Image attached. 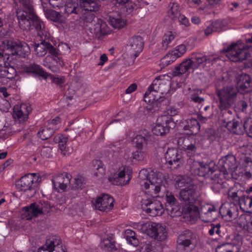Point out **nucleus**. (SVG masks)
I'll return each instance as SVG.
<instances>
[{
  "label": "nucleus",
  "mask_w": 252,
  "mask_h": 252,
  "mask_svg": "<svg viewBox=\"0 0 252 252\" xmlns=\"http://www.w3.org/2000/svg\"><path fill=\"white\" fill-rule=\"evenodd\" d=\"M177 252H191L198 243L196 235L186 230L183 231L177 239Z\"/></svg>",
  "instance_id": "nucleus-7"
},
{
  "label": "nucleus",
  "mask_w": 252,
  "mask_h": 252,
  "mask_svg": "<svg viewBox=\"0 0 252 252\" xmlns=\"http://www.w3.org/2000/svg\"><path fill=\"white\" fill-rule=\"evenodd\" d=\"M49 48L48 52L49 54L48 56H51L52 57L57 59L59 62V65H64V63L63 60L62 58L61 57L62 51H60L59 49H57L53 46L50 43L49 44Z\"/></svg>",
  "instance_id": "nucleus-44"
},
{
  "label": "nucleus",
  "mask_w": 252,
  "mask_h": 252,
  "mask_svg": "<svg viewBox=\"0 0 252 252\" xmlns=\"http://www.w3.org/2000/svg\"><path fill=\"white\" fill-rule=\"evenodd\" d=\"M178 199L185 204L188 205V211L189 213L199 214V208L197 204L202 202L201 195L196 190L194 185L181 189L178 196Z\"/></svg>",
  "instance_id": "nucleus-3"
},
{
  "label": "nucleus",
  "mask_w": 252,
  "mask_h": 252,
  "mask_svg": "<svg viewBox=\"0 0 252 252\" xmlns=\"http://www.w3.org/2000/svg\"><path fill=\"white\" fill-rule=\"evenodd\" d=\"M141 203L142 210L151 216H160L164 212L161 202L154 198L145 196L141 199Z\"/></svg>",
  "instance_id": "nucleus-8"
},
{
  "label": "nucleus",
  "mask_w": 252,
  "mask_h": 252,
  "mask_svg": "<svg viewBox=\"0 0 252 252\" xmlns=\"http://www.w3.org/2000/svg\"><path fill=\"white\" fill-rule=\"evenodd\" d=\"M242 239L241 236L239 234L233 235L231 242L217 246L216 251V252H238L242 244Z\"/></svg>",
  "instance_id": "nucleus-14"
},
{
  "label": "nucleus",
  "mask_w": 252,
  "mask_h": 252,
  "mask_svg": "<svg viewBox=\"0 0 252 252\" xmlns=\"http://www.w3.org/2000/svg\"><path fill=\"white\" fill-rule=\"evenodd\" d=\"M32 110L31 106L28 104L23 103L20 106L16 105L13 108V117L16 121H19L20 123L24 122L28 120Z\"/></svg>",
  "instance_id": "nucleus-22"
},
{
  "label": "nucleus",
  "mask_w": 252,
  "mask_h": 252,
  "mask_svg": "<svg viewBox=\"0 0 252 252\" xmlns=\"http://www.w3.org/2000/svg\"><path fill=\"white\" fill-rule=\"evenodd\" d=\"M101 248L105 251L111 252L116 250L115 245L113 242L109 239H104L101 243Z\"/></svg>",
  "instance_id": "nucleus-54"
},
{
  "label": "nucleus",
  "mask_w": 252,
  "mask_h": 252,
  "mask_svg": "<svg viewBox=\"0 0 252 252\" xmlns=\"http://www.w3.org/2000/svg\"><path fill=\"white\" fill-rule=\"evenodd\" d=\"M37 35L41 38V41L40 43H34L33 45L34 50L35 54L39 57H43L45 56L49 48L50 42L45 40L46 37L48 36L47 32L44 30V34L40 36L38 32Z\"/></svg>",
  "instance_id": "nucleus-26"
},
{
  "label": "nucleus",
  "mask_w": 252,
  "mask_h": 252,
  "mask_svg": "<svg viewBox=\"0 0 252 252\" xmlns=\"http://www.w3.org/2000/svg\"><path fill=\"white\" fill-rule=\"evenodd\" d=\"M48 247L51 252H67L65 246H63L61 239L57 236L48 238Z\"/></svg>",
  "instance_id": "nucleus-29"
},
{
  "label": "nucleus",
  "mask_w": 252,
  "mask_h": 252,
  "mask_svg": "<svg viewBox=\"0 0 252 252\" xmlns=\"http://www.w3.org/2000/svg\"><path fill=\"white\" fill-rule=\"evenodd\" d=\"M7 79H12L16 75V69L9 64L7 68Z\"/></svg>",
  "instance_id": "nucleus-64"
},
{
  "label": "nucleus",
  "mask_w": 252,
  "mask_h": 252,
  "mask_svg": "<svg viewBox=\"0 0 252 252\" xmlns=\"http://www.w3.org/2000/svg\"><path fill=\"white\" fill-rule=\"evenodd\" d=\"M225 126L229 131L235 134H240L243 132L242 123L234 119Z\"/></svg>",
  "instance_id": "nucleus-42"
},
{
  "label": "nucleus",
  "mask_w": 252,
  "mask_h": 252,
  "mask_svg": "<svg viewBox=\"0 0 252 252\" xmlns=\"http://www.w3.org/2000/svg\"><path fill=\"white\" fill-rule=\"evenodd\" d=\"M177 56L181 57L187 51L186 46L184 44H181L177 46L172 50Z\"/></svg>",
  "instance_id": "nucleus-60"
},
{
  "label": "nucleus",
  "mask_w": 252,
  "mask_h": 252,
  "mask_svg": "<svg viewBox=\"0 0 252 252\" xmlns=\"http://www.w3.org/2000/svg\"><path fill=\"white\" fill-rule=\"evenodd\" d=\"M238 205L241 207L243 206L244 208L252 210V195L249 196L244 194Z\"/></svg>",
  "instance_id": "nucleus-50"
},
{
  "label": "nucleus",
  "mask_w": 252,
  "mask_h": 252,
  "mask_svg": "<svg viewBox=\"0 0 252 252\" xmlns=\"http://www.w3.org/2000/svg\"><path fill=\"white\" fill-rule=\"evenodd\" d=\"M118 5L122 6V10L127 14L130 13L136 7V5L132 0H128L125 3Z\"/></svg>",
  "instance_id": "nucleus-49"
},
{
  "label": "nucleus",
  "mask_w": 252,
  "mask_h": 252,
  "mask_svg": "<svg viewBox=\"0 0 252 252\" xmlns=\"http://www.w3.org/2000/svg\"><path fill=\"white\" fill-rule=\"evenodd\" d=\"M217 134L216 131L212 128H207L205 131V136L212 141L216 140Z\"/></svg>",
  "instance_id": "nucleus-61"
},
{
  "label": "nucleus",
  "mask_w": 252,
  "mask_h": 252,
  "mask_svg": "<svg viewBox=\"0 0 252 252\" xmlns=\"http://www.w3.org/2000/svg\"><path fill=\"white\" fill-rule=\"evenodd\" d=\"M200 126L198 121L195 118L188 119L185 121V125L183 127L184 130H188V134L194 135L199 131Z\"/></svg>",
  "instance_id": "nucleus-31"
},
{
  "label": "nucleus",
  "mask_w": 252,
  "mask_h": 252,
  "mask_svg": "<svg viewBox=\"0 0 252 252\" xmlns=\"http://www.w3.org/2000/svg\"><path fill=\"white\" fill-rule=\"evenodd\" d=\"M175 38V36L171 32H168L165 33L162 38V49L166 50L168 47L169 44Z\"/></svg>",
  "instance_id": "nucleus-52"
},
{
  "label": "nucleus",
  "mask_w": 252,
  "mask_h": 252,
  "mask_svg": "<svg viewBox=\"0 0 252 252\" xmlns=\"http://www.w3.org/2000/svg\"><path fill=\"white\" fill-rule=\"evenodd\" d=\"M193 185L191 179L187 176H179L175 179V187L176 189L185 188Z\"/></svg>",
  "instance_id": "nucleus-35"
},
{
  "label": "nucleus",
  "mask_w": 252,
  "mask_h": 252,
  "mask_svg": "<svg viewBox=\"0 0 252 252\" xmlns=\"http://www.w3.org/2000/svg\"><path fill=\"white\" fill-rule=\"evenodd\" d=\"M197 206L199 208V213L197 215L193 213L195 217L199 215L201 218H205L206 219H203V220L206 222L210 221L216 219L218 210L214 206L205 204L202 198V202L200 204H197Z\"/></svg>",
  "instance_id": "nucleus-11"
},
{
  "label": "nucleus",
  "mask_w": 252,
  "mask_h": 252,
  "mask_svg": "<svg viewBox=\"0 0 252 252\" xmlns=\"http://www.w3.org/2000/svg\"><path fill=\"white\" fill-rule=\"evenodd\" d=\"M8 63L3 62L0 63V77L7 78V68Z\"/></svg>",
  "instance_id": "nucleus-59"
},
{
  "label": "nucleus",
  "mask_w": 252,
  "mask_h": 252,
  "mask_svg": "<svg viewBox=\"0 0 252 252\" xmlns=\"http://www.w3.org/2000/svg\"><path fill=\"white\" fill-rule=\"evenodd\" d=\"M212 176L213 179H210L212 181L211 188L214 191L218 192L222 188V185L221 180L220 178V171L213 169V174Z\"/></svg>",
  "instance_id": "nucleus-38"
},
{
  "label": "nucleus",
  "mask_w": 252,
  "mask_h": 252,
  "mask_svg": "<svg viewBox=\"0 0 252 252\" xmlns=\"http://www.w3.org/2000/svg\"><path fill=\"white\" fill-rule=\"evenodd\" d=\"M222 27V22L220 20H216L212 22L204 30V33L208 36L212 34L213 32H220L221 31Z\"/></svg>",
  "instance_id": "nucleus-40"
},
{
  "label": "nucleus",
  "mask_w": 252,
  "mask_h": 252,
  "mask_svg": "<svg viewBox=\"0 0 252 252\" xmlns=\"http://www.w3.org/2000/svg\"><path fill=\"white\" fill-rule=\"evenodd\" d=\"M41 155L44 158L52 157V148L50 147H43L41 150Z\"/></svg>",
  "instance_id": "nucleus-63"
},
{
  "label": "nucleus",
  "mask_w": 252,
  "mask_h": 252,
  "mask_svg": "<svg viewBox=\"0 0 252 252\" xmlns=\"http://www.w3.org/2000/svg\"><path fill=\"white\" fill-rule=\"evenodd\" d=\"M57 130L56 127L46 126L41 128L38 132L37 135L42 140L50 138Z\"/></svg>",
  "instance_id": "nucleus-39"
},
{
  "label": "nucleus",
  "mask_w": 252,
  "mask_h": 252,
  "mask_svg": "<svg viewBox=\"0 0 252 252\" xmlns=\"http://www.w3.org/2000/svg\"><path fill=\"white\" fill-rule=\"evenodd\" d=\"M22 211L21 218L27 220H31L42 215L37 202L31 203L29 206L23 207Z\"/></svg>",
  "instance_id": "nucleus-23"
},
{
  "label": "nucleus",
  "mask_w": 252,
  "mask_h": 252,
  "mask_svg": "<svg viewBox=\"0 0 252 252\" xmlns=\"http://www.w3.org/2000/svg\"><path fill=\"white\" fill-rule=\"evenodd\" d=\"M160 84L159 80L158 77L153 81L144 94V98L146 102L152 104L158 100L160 96L158 93H161L160 92Z\"/></svg>",
  "instance_id": "nucleus-17"
},
{
  "label": "nucleus",
  "mask_w": 252,
  "mask_h": 252,
  "mask_svg": "<svg viewBox=\"0 0 252 252\" xmlns=\"http://www.w3.org/2000/svg\"><path fill=\"white\" fill-rule=\"evenodd\" d=\"M15 5L20 3V8L16 10V16L20 28L29 31L35 28L38 34L42 36L44 33V25L35 14L32 2L31 0H13Z\"/></svg>",
  "instance_id": "nucleus-1"
},
{
  "label": "nucleus",
  "mask_w": 252,
  "mask_h": 252,
  "mask_svg": "<svg viewBox=\"0 0 252 252\" xmlns=\"http://www.w3.org/2000/svg\"><path fill=\"white\" fill-rule=\"evenodd\" d=\"M96 209L100 211L108 212L113 207L114 199L108 194H102L92 201Z\"/></svg>",
  "instance_id": "nucleus-15"
},
{
  "label": "nucleus",
  "mask_w": 252,
  "mask_h": 252,
  "mask_svg": "<svg viewBox=\"0 0 252 252\" xmlns=\"http://www.w3.org/2000/svg\"><path fill=\"white\" fill-rule=\"evenodd\" d=\"M225 111L221 113V115L220 116L221 121L225 125L229 124V122H231L232 121L234 120L233 115L232 113L230 110H224Z\"/></svg>",
  "instance_id": "nucleus-53"
},
{
  "label": "nucleus",
  "mask_w": 252,
  "mask_h": 252,
  "mask_svg": "<svg viewBox=\"0 0 252 252\" xmlns=\"http://www.w3.org/2000/svg\"><path fill=\"white\" fill-rule=\"evenodd\" d=\"M220 227L221 225L220 223L214 224L212 223L210 225V228L208 230V233L210 235L213 236L216 234L219 236H220Z\"/></svg>",
  "instance_id": "nucleus-55"
},
{
  "label": "nucleus",
  "mask_w": 252,
  "mask_h": 252,
  "mask_svg": "<svg viewBox=\"0 0 252 252\" xmlns=\"http://www.w3.org/2000/svg\"><path fill=\"white\" fill-rule=\"evenodd\" d=\"M93 165L94 169L97 170L94 173V175L96 177H100L103 176L105 173L104 168L103 167L102 162L99 159H95L93 161Z\"/></svg>",
  "instance_id": "nucleus-47"
},
{
  "label": "nucleus",
  "mask_w": 252,
  "mask_h": 252,
  "mask_svg": "<svg viewBox=\"0 0 252 252\" xmlns=\"http://www.w3.org/2000/svg\"><path fill=\"white\" fill-rule=\"evenodd\" d=\"M165 207L168 214L171 217L180 216L182 214L178 201L172 192L166 193Z\"/></svg>",
  "instance_id": "nucleus-18"
},
{
  "label": "nucleus",
  "mask_w": 252,
  "mask_h": 252,
  "mask_svg": "<svg viewBox=\"0 0 252 252\" xmlns=\"http://www.w3.org/2000/svg\"><path fill=\"white\" fill-rule=\"evenodd\" d=\"M191 170L195 175L213 179V177L212 176L213 174V169L209 164L198 163V167L196 168L192 167Z\"/></svg>",
  "instance_id": "nucleus-27"
},
{
  "label": "nucleus",
  "mask_w": 252,
  "mask_h": 252,
  "mask_svg": "<svg viewBox=\"0 0 252 252\" xmlns=\"http://www.w3.org/2000/svg\"><path fill=\"white\" fill-rule=\"evenodd\" d=\"M139 183L142 189L151 196H157L161 189V187L164 179L163 174L157 170L148 171L143 169L139 172Z\"/></svg>",
  "instance_id": "nucleus-2"
},
{
  "label": "nucleus",
  "mask_w": 252,
  "mask_h": 252,
  "mask_svg": "<svg viewBox=\"0 0 252 252\" xmlns=\"http://www.w3.org/2000/svg\"><path fill=\"white\" fill-rule=\"evenodd\" d=\"M240 220V225L243 226L244 229L252 234V215L250 214L241 215Z\"/></svg>",
  "instance_id": "nucleus-37"
},
{
  "label": "nucleus",
  "mask_w": 252,
  "mask_h": 252,
  "mask_svg": "<svg viewBox=\"0 0 252 252\" xmlns=\"http://www.w3.org/2000/svg\"><path fill=\"white\" fill-rule=\"evenodd\" d=\"M236 81L238 92L246 94L252 91V79L249 75L242 73L238 76Z\"/></svg>",
  "instance_id": "nucleus-21"
},
{
  "label": "nucleus",
  "mask_w": 252,
  "mask_h": 252,
  "mask_svg": "<svg viewBox=\"0 0 252 252\" xmlns=\"http://www.w3.org/2000/svg\"><path fill=\"white\" fill-rule=\"evenodd\" d=\"M43 65L50 69L53 67L59 68L60 66H63L59 65V62L57 59L48 55L44 59Z\"/></svg>",
  "instance_id": "nucleus-46"
},
{
  "label": "nucleus",
  "mask_w": 252,
  "mask_h": 252,
  "mask_svg": "<svg viewBox=\"0 0 252 252\" xmlns=\"http://www.w3.org/2000/svg\"><path fill=\"white\" fill-rule=\"evenodd\" d=\"M221 170L227 173H232L237 168L236 158L233 155H228L221 158L219 161Z\"/></svg>",
  "instance_id": "nucleus-20"
},
{
  "label": "nucleus",
  "mask_w": 252,
  "mask_h": 252,
  "mask_svg": "<svg viewBox=\"0 0 252 252\" xmlns=\"http://www.w3.org/2000/svg\"><path fill=\"white\" fill-rule=\"evenodd\" d=\"M46 17L54 22H58L60 20L61 14L55 10L47 9L45 11Z\"/></svg>",
  "instance_id": "nucleus-51"
},
{
  "label": "nucleus",
  "mask_w": 252,
  "mask_h": 252,
  "mask_svg": "<svg viewBox=\"0 0 252 252\" xmlns=\"http://www.w3.org/2000/svg\"><path fill=\"white\" fill-rule=\"evenodd\" d=\"M174 126L175 124L170 116H161L157 119L156 125L153 128L152 132L156 135L162 136L168 133L170 128Z\"/></svg>",
  "instance_id": "nucleus-9"
},
{
  "label": "nucleus",
  "mask_w": 252,
  "mask_h": 252,
  "mask_svg": "<svg viewBox=\"0 0 252 252\" xmlns=\"http://www.w3.org/2000/svg\"><path fill=\"white\" fill-rule=\"evenodd\" d=\"M189 69L193 70V65L190 58L184 59L178 66L172 70V75L179 76L187 73Z\"/></svg>",
  "instance_id": "nucleus-28"
},
{
  "label": "nucleus",
  "mask_w": 252,
  "mask_h": 252,
  "mask_svg": "<svg viewBox=\"0 0 252 252\" xmlns=\"http://www.w3.org/2000/svg\"><path fill=\"white\" fill-rule=\"evenodd\" d=\"M144 46L142 37L139 35H135L131 37L126 46V50L129 55L135 59L142 52Z\"/></svg>",
  "instance_id": "nucleus-13"
},
{
  "label": "nucleus",
  "mask_w": 252,
  "mask_h": 252,
  "mask_svg": "<svg viewBox=\"0 0 252 252\" xmlns=\"http://www.w3.org/2000/svg\"><path fill=\"white\" fill-rule=\"evenodd\" d=\"M1 47L4 51L8 52V54L17 55L25 58L30 53V48L25 42L13 39H4L1 43Z\"/></svg>",
  "instance_id": "nucleus-6"
},
{
  "label": "nucleus",
  "mask_w": 252,
  "mask_h": 252,
  "mask_svg": "<svg viewBox=\"0 0 252 252\" xmlns=\"http://www.w3.org/2000/svg\"><path fill=\"white\" fill-rule=\"evenodd\" d=\"M150 137L146 136L144 137L142 135H138L133 139V142L135 144L137 149H143L145 145L148 144V141Z\"/></svg>",
  "instance_id": "nucleus-45"
},
{
  "label": "nucleus",
  "mask_w": 252,
  "mask_h": 252,
  "mask_svg": "<svg viewBox=\"0 0 252 252\" xmlns=\"http://www.w3.org/2000/svg\"><path fill=\"white\" fill-rule=\"evenodd\" d=\"M40 179L39 176L36 173L27 174L16 182V186L17 189L24 191L28 197L32 198L36 193Z\"/></svg>",
  "instance_id": "nucleus-5"
},
{
  "label": "nucleus",
  "mask_w": 252,
  "mask_h": 252,
  "mask_svg": "<svg viewBox=\"0 0 252 252\" xmlns=\"http://www.w3.org/2000/svg\"><path fill=\"white\" fill-rule=\"evenodd\" d=\"M238 89L234 86H226L222 87L217 86L216 94L219 98L218 106L221 111L228 109L236 100Z\"/></svg>",
  "instance_id": "nucleus-4"
},
{
  "label": "nucleus",
  "mask_w": 252,
  "mask_h": 252,
  "mask_svg": "<svg viewBox=\"0 0 252 252\" xmlns=\"http://www.w3.org/2000/svg\"><path fill=\"white\" fill-rule=\"evenodd\" d=\"M81 7L86 11H97L99 6L94 0H80Z\"/></svg>",
  "instance_id": "nucleus-41"
},
{
  "label": "nucleus",
  "mask_w": 252,
  "mask_h": 252,
  "mask_svg": "<svg viewBox=\"0 0 252 252\" xmlns=\"http://www.w3.org/2000/svg\"><path fill=\"white\" fill-rule=\"evenodd\" d=\"M240 168L245 172L244 176L247 179L252 177V160L248 157L241 158L239 161Z\"/></svg>",
  "instance_id": "nucleus-30"
},
{
  "label": "nucleus",
  "mask_w": 252,
  "mask_h": 252,
  "mask_svg": "<svg viewBox=\"0 0 252 252\" xmlns=\"http://www.w3.org/2000/svg\"><path fill=\"white\" fill-rule=\"evenodd\" d=\"M71 175L67 173H63L55 175L52 180L55 189L64 191L70 184Z\"/></svg>",
  "instance_id": "nucleus-19"
},
{
  "label": "nucleus",
  "mask_w": 252,
  "mask_h": 252,
  "mask_svg": "<svg viewBox=\"0 0 252 252\" xmlns=\"http://www.w3.org/2000/svg\"><path fill=\"white\" fill-rule=\"evenodd\" d=\"M25 70L28 73L38 75L45 78L47 76V73L44 71L43 68L39 65L35 63L25 67Z\"/></svg>",
  "instance_id": "nucleus-36"
},
{
  "label": "nucleus",
  "mask_w": 252,
  "mask_h": 252,
  "mask_svg": "<svg viewBox=\"0 0 252 252\" xmlns=\"http://www.w3.org/2000/svg\"><path fill=\"white\" fill-rule=\"evenodd\" d=\"M243 132L245 131L248 135L252 137V121L250 120H246L243 124Z\"/></svg>",
  "instance_id": "nucleus-57"
},
{
  "label": "nucleus",
  "mask_w": 252,
  "mask_h": 252,
  "mask_svg": "<svg viewBox=\"0 0 252 252\" xmlns=\"http://www.w3.org/2000/svg\"><path fill=\"white\" fill-rule=\"evenodd\" d=\"M126 20L119 14L114 15L113 13L109 16V24L115 29H121L123 28L126 25Z\"/></svg>",
  "instance_id": "nucleus-33"
},
{
  "label": "nucleus",
  "mask_w": 252,
  "mask_h": 252,
  "mask_svg": "<svg viewBox=\"0 0 252 252\" xmlns=\"http://www.w3.org/2000/svg\"><path fill=\"white\" fill-rule=\"evenodd\" d=\"M126 169H128V167H125L123 169L120 170L115 173L112 177L110 178V181L114 185L124 186L127 184L131 177L129 174L126 177Z\"/></svg>",
  "instance_id": "nucleus-24"
},
{
  "label": "nucleus",
  "mask_w": 252,
  "mask_h": 252,
  "mask_svg": "<svg viewBox=\"0 0 252 252\" xmlns=\"http://www.w3.org/2000/svg\"><path fill=\"white\" fill-rule=\"evenodd\" d=\"M219 213L222 218L227 220H235L239 216V209L235 204L229 202L223 203L220 208Z\"/></svg>",
  "instance_id": "nucleus-16"
},
{
  "label": "nucleus",
  "mask_w": 252,
  "mask_h": 252,
  "mask_svg": "<svg viewBox=\"0 0 252 252\" xmlns=\"http://www.w3.org/2000/svg\"><path fill=\"white\" fill-rule=\"evenodd\" d=\"M244 193L242 190L237 189L235 188H231L228 191V198L233 202V204L238 205L240 201L243 197Z\"/></svg>",
  "instance_id": "nucleus-34"
},
{
  "label": "nucleus",
  "mask_w": 252,
  "mask_h": 252,
  "mask_svg": "<svg viewBox=\"0 0 252 252\" xmlns=\"http://www.w3.org/2000/svg\"><path fill=\"white\" fill-rule=\"evenodd\" d=\"M166 162L170 165V168L176 169L182 165L184 158L181 152L175 148L168 149L165 153Z\"/></svg>",
  "instance_id": "nucleus-12"
},
{
  "label": "nucleus",
  "mask_w": 252,
  "mask_h": 252,
  "mask_svg": "<svg viewBox=\"0 0 252 252\" xmlns=\"http://www.w3.org/2000/svg\"><path fill=\"white\" fill-rule=\"evenodd\" d=\"M190 59L192 63L193 71L198 68L204 63H213L212 60L210 58L201 54H192Z\"/></svg>",
  "instance_id": "nucleus-32"
},
{
  "label": "nucleus",
  "mask_w": 252,
  "mask_h": 252,
  "mask_svg": "<svg viewBox=\"0 0 252 252\" xmlns=\"http://www.w3.org/2000/svg\"><path fill=\"white\" fill-rule=\"evenodd\" d=\"M91 32L94 34V36L100 39L103 36L109 33V30L106 23L100 19H97V22L90 28Z\"/></svg>",
  "instance_id": "nucleus-25"
},
{
  "label": "nucleus",
  "mask_w": 252,
  "mask_h": 252,
  "mask_svg": "<svg viewBox=\"0 0 252 252\" xmlns=\"http://www.w3.org/2000/svg\"><path fill=\"white\" fill-rule=\"evenodd\" d=\"M202 94V90L199 89H194L190 91L189 94L190 100L195 103H201L204 100V98L199 96Z\"/></svg>",
  "instance_id": "nucleus-48"
},
{
  "label": "nucleus",
  "mask_w": 252,
  "mask_h": 252,
  "mask_svg": "<svg viewBox=\"0 0 252 252\" xmlns=\"http://www.w3.org/2000/svg\"><path fill=\"white\" fill-rule=\"evenodd\" d=\"M37 203H38L39 206H40V210L42 215L46 214L50 212L51 206L48 201L42 200Z\"/></svg>",
  "instance_id": "nucleus-56"
},
{
  "label": "nucleus",
  "mask_w": 252,
  "mask_h": 252,
  "mask_svg": "<svg viewBox=\"0 0 252 252\" xmlns=\"http://www.w3.org/2000/svg\"><path fill=\"white\" fill-rule=\"evenodd\" d=\"M142 150L143 149H137L135 152H133V158L136 160L140 161L143 160L145 157V154Z\"/></svg>",
  "instance_id": "nucleus-58"
},
{
  "label": "nucleus",
  "mask_w": 252,
  "mask_h": 252,
  "mask_svg": "<svg viewBox=\"0 0 252 252\" xmlns=\"http://www.w3.org/2000/svg\"><path fill=\"white\" fill-rule=\"evenodd\" d=\"M168 8V16L173 20H176L177 18L181 14L179 4L177 3H170Z\"/></svg>",
  "instance_id": "nucleus-43"
},
{
  "label": "nucleus",
  "mask_w": 252,
  "mask_h": 252,
  "mask_svg": "<svg viewBox=\"0 0 252 252\" xmlns=\"http://www.w3.org/2000/svg\"><path fill=\"white\" fill-rule=\"evenodd\" d=\"M77 7L74 4H68L65 6V12L67 14H71L72 13L78 14L79 10H77Z\"/></svg>",
  "instance_id": "nucleus-62"
},
{
  "label": "nucleus",
  "mask_w": 252,
  "mask_h": 252,
  "mask_svg": "<svg viewBox=\"0 0 252 252\" xmlns=\"http://www.w3.org/2000/svg\"><path fill=\"white\" fill-rule=\"evenodd\" d=\"M142 227L146 229V233L149 236L158 241L164 240L167 237L166 229L160 224L156 222L147 223Z\"/></svg>",
  "instance_id": "nucleus-10"
}]
</instances>
